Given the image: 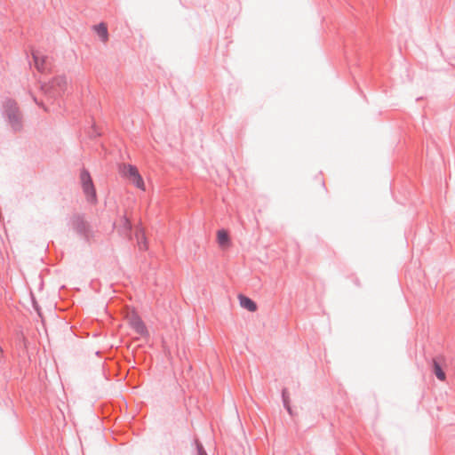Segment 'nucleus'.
Returning a JSON list of instances; mask_svg holds the SVG:
<instances>
[{
	"label": "nucleus",
	"instance_id": "nucleus-11",
	"mask_svg": "<svg viewBox=\"0 0 455 455\" xmlns=\"http://www.w3.org/2000/svg\"><path fill=\"white\" fill-rule=\"evenodd\" d=\"M434 371L435 374L440 380L445 379V373L443 371L440 365L436 362H434Z\"/></svg>",
	"mask_w": 455,
	"mask_h": 455
},
{
	"label": "nucleus",
	"instance_id": "nucleus-10",
	"mask_svg": "<svg viewBox=\"0 0 455 455\" xmlns=\"http://www.w3.org/2000/svg\"><path fill=\"white\" fill-rule=\"evenodd\" d=\"M239 301L242 307L246 308L250 312L256 311L257 305L250 298L245 296H239Z\"/></svg>",
	"mask_w": 455,
	"mask_h": 455
},
{
	"label": "nucleus",
	"instance_id": "nucleus-8",
	"mask_svg": "<svg viewBox=\"0 0 455 455\" xmlns=\"http://www.w3.org/2000/svg\"><path fill=\"white\" fill-rule=\"evenodd\" d=\"M135 237L137 240L138 247L140 251L148 250V242L145 234V230L143 228H139L136 229Z\"/></svg>",
	"mask_w": 455,
	"mask_h": 455
},
{
	"label": "nucleus",
	"instance_id": "nucleus-7",
	"mask_svg": "<svg viewBox=\"0 0 455 455\" xmlns=\"http://www.w3.org/2000/svg\"><path fill=\"white\" fill-rule=\"evenodd\" d=\"M92 29L94 30V32L97 34L100 40L103 44H106L108 41L109 36H108V27L104 22H100V23L93 26Z\"/></svg>",
	"mask_w": 455,
	"mask_h": 455
},
{
	"label": "nucleus",
	"instance_id": "nucleus-5",
	"mask_svg": "<svg viewBox=\"0 0 455 455\" xmlns=\"http://www.w3.org/2000/svg\"><path fill=\"white\" fill-rule=\"evenodd\" d=\"M81 182L83 184L85 195L90 197L95 196V191L93 188L92 181L88 172L82 171L80 175Z\"/></svg>",
	"mask_w": 455,
	"mask_h": 455
},
{
	"label": "nucleus",
	"instance_id": "nucleus-12",
	"mask_svg": "<svg viewBox=\"0 0 455 455\" xmlns=\"http://www.w3.org/2000/svg\"><path fill=\"white\" fill-rule=\"evenodd\" d=\"M198 454L199 455H206L205 452L204 451L202 446H198Z\"/></svg>",
	"mask_w": 455,
	"mask_h": 455
},
{
	"label": "nucleus",
	"instance_id": "nucleus-6",
	"mask_svg": "<svg viewBox=\"0 0 455 455\" xmlns=\"http://www.w3.org/2000/svg\"><path fill=\"white\" fill-rule=\"evenodd\" d=\"M35 67L40 72H45L49 69L48 58L39 52H33Z\"/></svg>",
	"mask_w": 455,
	"mask_h": 455
},
{
	"label": "nucleus",
	"instance_id": "nucleus-1",
	"mask_svg": "<svg viewBox=\"0 0 455 455\" xmlns=\"http://www.w3.org/2000/svg\"><path fill=\"white\" fill-rule=\"evenodd\" d=\"M120 173L136 188L145 190V183L136 166L124 164L120 166Z\"/></svg>",
	"mask_w": 455,
	"mask_h": 455
},
{
	"label": "nucleus",
	"instance_id": "nucleus-9",
	"mask_svg": "<svg viewBox=\"0 0 455 455\" xmlns=\"http://www.w3.org/2000/svg\"><path fill=\"white\" fill-rule=\"evenodd\" d=\"M217 242L222 249H228L230 246V239L226 230L220 229L217 232Z\"/></svg>",
	"mask_w": 455,
	"mask_h": 455
},
{
	"label": "nucleus",
	"instance_id": "nucleus-3",
	"mask_svg": "<svg viewBox=\"0 0 455 455\" xmlns=\"http://www.w3.org/2000/svg\"><path fill=\"white\" fill-rule=\"evenodd\" d=\"M6 112L10 120V123L12 124V127L17 129L19 128L20 124V114L18 111V108L16 107V104L11 100L7 101L5 104Z\"/></svg>",
	"mask_w": 455,
	"mask_h": 455
},
{
	"label": "nucleus",
	"instance_id": "nucleus-2",
	"mask_svg": "<svg viewBox=\"0 0 455 455\" xmlns=\"http://www.w3.org/2000/svg\"><path fill=\"white\" fill-rule=\"evenodd\" d=\"M126 320L135 331L141 337H148V331L143 321L134 310H130L126 314Z\"/></svg>",
	"mask_w": 455,
	"mask_h": 455
},
{
	"label": "nucleus",
	"instance_id": "nucleus-4",
	"mask_svg": "<svg viewBox=\"0 0 455 455\" xmlns=\"http://www.w3.org/2000/svg\"><path fill=\"white\" fill-rule=\"evenodd\" d=\"M68 86V79L64 76H59L54 77L49 83V88L55 93L60 94L63 92Z\"/></svg>",
	"mask_w": 455,
	"mask_h": 455
}]
</instances>
